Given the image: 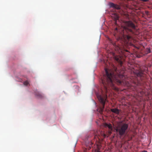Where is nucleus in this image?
Wrapping results in <instances>:
<instances>
[{
  "label": "nucleus",
  "instance_id": "1",
  "mask_svg": "<svg viewBox=\"0 0 152 152\" xmlns=\"http://www.w3.org/2000/svg\"><path fill=\"white\" fill-rule=\"evenodd\" d=\"M106 74L103 75L101 78L102 85L103 90H102V92L101 95L96 93V95L99 102L101 103L99 110V113L101 114L103 112L107 99V95L109 88L115 91H118V88L115 86V83L118 85H122L127 86H129L130 84L129 82L126 81H121V78L123 76L118 74L117 68L114 66L113 70L105 69Z\"/></svg>",
  "mask_w": 152,
  "mask_h": 152
},
{
  "label": "nucleus",
  "instance_id": "2",
  "mask_svg": "<svg viewBox=\"0 0 152 152\" xmlns=\"http://www.w3.org/2000/svg\"><path fill=\"white\" fill-rule=\"evenodd\" d=\"M124 25L123 29L124 35H125L124 34L125 31L127 33L130 32L134 34L135 31L137 30V26L132 21H124Z\"/></svg>",
  "mask_w": 152,
  "mask_h": 152
},
{
  "label": "nucleus",
  "instance_id": "3",
  "mask_svg": "<svg viewBox=\"0 0 152 152\" xmlns=\"http://www.w3.org/2000/svg\"><path fill=\"white\" fill-rule=\"evenodd\" d=\"M129 127L128 124L123 123L119 124L115 129L116 132L118 133L121 137L126 135Z\"/></svg>",
  "mask_w": 152,
  "mask_h": 152
},
{
  "label": "nucleus",
  "instance_id": "4",
  "mask_svg": "<svg viewBox=\"0 0 152 152\" xmlns=\"http://www.w3.org/2000/svg\"><path fill=\"white\" fill-rule=\"evenodd\" d=\"M114 58L115 60L121 66H122L123 64V61H122V58L121 56L118 55L115 56L114 55Z\"/></svg>",
  "mask_w": 152,
  "mask_h": 152
},
{
  "label": "nucleus",
  "instance_id": "5",
  "mask_svg": "<svg viewBox=\"0 0 152 152\" xmlns=\"http://www.w3.org/2000/svg\"><path fill=\"white\" fill-rule=\"evenodd\" d=\"M109 5L110 8H112L114 10H119L121 9L120 6L116 4H114L112 2L109 3Z\"/></svg>",
  "mask_w": 152,
  "mask_h": 152
},
{
  "label": "nucleus",
  "instance_id": "6",
  "mask_svg": "<svg viewBox=\"0 0 152 152\" xmlns=\"http://www.w3.org/2000/svg\"><path fill=\"white\" fill-rule=\"evenodd\" d=\"M134 73L137 77H142L143 75L142 70L136 71L134 72Z\"/></svg>",
  "mask_w": 152,
  "mask_h": 152
},
{
  "label": "nucleus",
  "instance_id": "7",
  "mask_svg": "<svg viewBox=\"0 0 152 152\" xmlns=\"http://www.w3.org/2000/svg\"><path fill=\"white\" fill-rule=\"evenodd\" d=\"M105 126L107 127L109 129V133L110 134L112 133V131L113 130V128L112 125L110 124H106L105 125Z\"/></svg>",
  "mask_w": 152,
  "mask_h": 152
},
{
  "label": "nucleus",
  "instance_id": "8",
  "mask_svg": "<svg viewBox=\"0 0 152 152\" xmlns=\"http://www.w3.org/2000/svg\"><path fill=\"white\" fill-rule=\"evenodd\" d=\"M112 17L115 21L117 20L119 18L118 14L115 13H113L112 14Z\"/></svg>",
  "mask_w": 152,
  "mask_h": 152
},
{
  "label": "nucleus",
  "instance_id": "9",
  "mask_svg": "<svg viewBox=\"0 0 152 152\" xmlns=\"http://www.w3.org/2000/svg\"><path fill=\"white\" fill-rule=\"evenodd\" d=\"M94 140H95V142H96L98 140H100L99 135V133L97 132H96V133H95L94 134Z\"/></svg>",
  "mask_w": 152,
  "mask_h": 152
},
{
  "label": "nucleus",
  "instance_id": "10",
  "mask_svg": "<svg viewBox=\"0 0 152 152\" xmlns=\"http://www.w3.org/2000/svg\"><path fill=\"white\" fill-rule=\"evenodd\" d=\"M110 110L112 112L117 114V115H119L120 110H118L117 108H114L111 109Z\"/></svg>",
  "mask_w": 152,
  "mask_h": 152
},
{
  "label": "nucleus",
  "instance_id": "11",
  "mask_svg": "<svg viewBox=\"0 0 152 152\" xmlns=\"http://www.w3.org/2000/svg\"><path fill=\"white\" fill-rule=\"evenodd\" d=\"M36 95L39 98H42L43 97V95L40 92H38L36 94Z\"/></svg>",
  "mask_w": 152,
  "mask_h": 152
},
{
  "label": "nucleus",
  "instance_id": "12",
  "mask_svg": "<svg viewBox=\"0 0 152 152\" xmlns=\"http://www.w3.org/2000/svg\"><path fill=\"white\" fill-rule=\"evenodd\" d=\"M125 37L126 38V39L128 40H129L132 38V37L131 36L129 35H126Z\"/></svg>",
  "mask_w": 152,
  "mask_h": 152
},
{
  "label": "nucleus",
  "instance_id": "13",
  "mask_svg": "<svg viewBox=\"0 0 152 152\" xmlns=\"http://www.w3.org/2000/svg\"><path fill=\"white\" fill-rule=\"evenodd\" d=\"M146 53H150L151 52V50L150 48H146Z\"/></svg>",
  "mask_w": 152,
  "mask_h": 152
},
{
  "label": "nucleus",
  "instance_id": "14",
  "mask_svg": "<svg viewBox=\"0 0 152 152\" xmlns=\"http://www.w3.org/2000/svg\"><path fill=\"white\" fill-rule=\"evenodd\" d=\"M23 84L27 86L29 84V82H28V81L27 80V81H25L23 83Z\"/></svg>",
  "mask_w": 152,
  "mask_h": 152
},
{
  "label": "nucleus",
  "instance_id": "15",
  "mask_svg": "<svg viewBox=\"0 0 152 152\" xmlns=\"http://www.w3.org/2000/svg\"><path fill=\"white\" fill-rule=\"evenodd\" d=\"M145 14H146L147 15H149V12L148 11H145Z\"/></svg>",
  "mask_w": 152,
  "mask_h": 152
},
{
  "label": "nucleus",
  "instance_id": "16",
  "mask_svg": "<svg viewBox=\"0 0 152 152\" xmlns=\"http://www.w3.org/2000/svg\"><path fill=\"white\" fill-rule=\"evenodd\" d=\"M94 152H101L99 149H95Z\"/></svg>",
  "mask_w": 152,
  "mask_h": 152
},
{
  "label": "nucleus",
  "instance_id": "17",
  "mask_svg": "<svg viewBox=\"0 0 152 152\" xmlns=\"http://www.w3.org/2000/svg\"><path fill=\"white\" fill-rule=\"evenodd\" d=\"M110 42L114 45V46H115V43H113V42L112 40L110 39Z\"/></svg>",
  "mask_w": 152,
  "mask_h": 152
},
{
  "label": "nucleus",
  "instance_id": "18",
  "mask_svg": "<svg viewBox=\"0 0 152 152\" xmlns=\"http://www.w3.org/2000/svg\"><path fill=\"white\" fill-rule=\"evenodd\" d=\"M142 1L144 2H146L149 1V0H141Z\"/></svg>",
  "mask_w": 152,
  "mask_h": 152
},
{
  "label": "nucleus",
  "instance_id": "19",
  "mask_svg": "<svg viewBox=\"0 0 152 152\" xmlns=\"http://www.w3.org/2000/svg\"><path fill=\"white\" fill-rule=\"evenodd\" d=\"M91 147L90 146H89V148L88 147V149H91Z\"/></svg>",
  "mask_w": 152,
  "mask_h": 152
},
{
  "label": "nucleus",
  "instance_id": "20",
  "mask_svg": "<svg viewBox=\"0 0 152 152\" xmlns=\"http://www.w3.org/2000/svg\"><path fill=\"white\" fill-rule=\"evenodd\" d=\"M92 144H93V143H92V142H90V144H91V147H92V146H91V145H92Z\"/></svg>",
  "mask_w": 152,
  "mask_h": 152
},
{
  "label": "nucleus",
  "instance_id": "21",
  "mask_svg": "<svg viewBox=\"0 0 152 152\" xmlns=\"http://www.w3.org/2000/svg\"><path fill=\"white\" fill-rule=\"evenodd\" d=\"M147 69H145L144 70V71L146 72H147Z\"/></svg>",
  "mask_w": 152,
  "mask_h": 152
},
{
  "label": "nucleus",
  "instance_id": "22",
  "mask_svg": "<svg viewBox=\"0 0 152 152\" xmlns=\"http://www.w3.org/2000/svg\"><path fill=\"white\" fill-rule=\"evenodd\" d=\"M104 136L105 137L106 136V135L105 134H104Z\"/></svg>",
  "mask_w": 152,
  "mask_h": 152
},
{
  "label": "nucleus",
  "instance_id": "23",
  "mask_svg": "<svg viewBox=\"0 0 152 152\" xmlns=\"http://www.w3.org/2000/svg\"><path fill=\"white\" fill-rule=\"evenodd\" d=\"M115 29H116V30H117V28H115Z\"/></svg>",
  "mask_w": 152,
  "mask_h": 152
},
{
  "label": "nucleus",
  "instance_id": "24",
  "mask_svg": "<svg viewBox=\"0 0 152 152\" xmlns=\"http://www.w3.org/2000/svg\"><path fill=\"white\" fill-rule=\"evenodd\" d=\"M132 139V137L131 138V139Z\"/></svg>",
  "mask_w": 152,
  "mask_h": 152
}]
</instances>
